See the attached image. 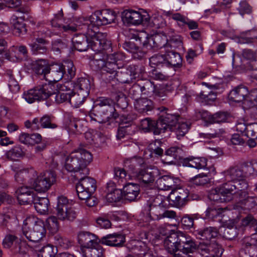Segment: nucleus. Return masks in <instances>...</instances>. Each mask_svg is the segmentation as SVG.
I'll return each mask as SVG.
<instances>
[{
    "instance_id": "412c9836",
    "label": "nucleus",
    "mask_w": 257,
    "mask_h": 257,
    "mask_svg": "<svg viewBox=\"0 0 257 257\" xmlns=\"http://www.w3.org/2000/svg\"><path fill=\"white\" fill-rule=\"evenodd\" d=\"M77 241L81 253L90 246H94L96 242H100V238L90 232L80 231L77 234Z\"/></svg>"
},
{
    "instance_id": "5fc2aeb1",
    "label": "nucleus",
    "mask_w": 257,
    "mask_h": 257,
    "mask_svg": "<svg viewBox=\"0 0 257 257\" xmlns=\"http://www.w3.org/2000/svg\"><path fill=\"white\" fill-rule=\"evenodd\" d=\"M16 19V17L12 16L10 20L14 27V33L19 36L26 34L27 31L26 24L24 22L18 21Z\"/></svg>"
},
{
    "instance_id": "3c124183",
    "label": "nucleus",
    "mask_w": 257,
    "mask_h": 257,
    "mask_svg": "<svg viewBox=\"0 0 257 257\" xmlns=\"http://www.w3.org/2000/svg\"><path fill=\"white\" fill-rule=\"evenodd\" d=\"M88 96L87 94L77 90L76 93H74L72 95L70 94L69 103L72 106L78 108L83 103Z\"/></svg>"
},
{
    "instance_id": "bb28decb",
    "label": "nucleus",
    "mask_w": 257,
    "mask_h": 257,
    "mask_svg": "<svg viewBox=\"0 0 257 257\" xmlns=\"http://www.w3.org/2000/svg\"><path fill=\"white\" fill-rule=\"evenodd\" d=\"M32 69L36 74L41 76L46 79V75L50 72V66L48 60L44 59H39L32 63Z\"/></svg>"
},
{
    "instance_id": "2f4dec72",
    "label": "nucleus",
    "mask_w": 257,
    "mask_h": 257,
    "mask_svg": "<svg viewBox=\"0 0 257 257\" xmlns=\"http://www.w3.org/2000/svg\"><path fill=\"white\" fill-rule=\"evenodd\" d=\"M49 41L43 38H37L35 41L29 44V47L33 55L46 54L48 51L47 45Z\"/></svg>"
},
{
    "instance_id": "1a4fd4ad",
    "label": "nucleus",
    "mask_w": 257,
    "mask_h": 257,
    "mask_svg": "<svg viewBox=\"0 0 257 257\" xmlns=\"http://www.w3.org/2000/svg\"><path fill=\"white\" fill-rule=\"evenodd\" d=\"M47 81L46 80L45 82H41L34 88L25 91L22 97L29 103L47 99L49 94H52L53 88Z\"/></svg>"
},
{
    "instance_id": "6e6552de",
    "label": "nucleus",
    "mask_w": 257,
    "mask_h": 257,
    "mask_svg": "<svg viewBox=\"0 0 257 257\" xmlns=\"http://www.w3.org/2000/svg\"><path fill=\"white\" fill-rule=\"evenodd\" d=\"M146 40L142 42L141 38L139 36L135 37L136 41H139V44L142 43L144 48L148 50L152 49H159L162 47H170L171 48L180 49L182 47L183 42L182 37L179 35H175L171 37L170 40L165 44H162L160 41V36L156 35L150 37H146Z\"/></svg>"
},
{
    "instance_id": "052dcab7",
    "label": "nucleus",
    "mask_w": 257,
    "mask_h": 257,
    "mask_svg": "<svg viewBox=\"0 0 257 257\" xmlns=\"http://www.w3.org/2000/svg\"><path fill=\"white\" fill-rule=\"evenodd\" d=\"M54 117L52 115L45 114L40 118V126L43 128L55 129L58 125L53 122Z\"/></svg>"
},
{
    "instance_id": "58836bf2",
    "label": "nucleus",
    "mask_w": 257,
    "mask_h": 257,
    "mask_svg": "<svg viewBox=\"0 0 257 257\" xmlns=\"http://www.w3.org/2000/svg\"><path fill=\"white\" fill-rule=\"evenodd\" d=\"M248 94L249 95V93L247 87L243 85H239L230 92L228 97L232 101L240 102Z\"/></svg>"
},
{
    "instance_id": "79ce46f5",
    "label": "nucleus",
    "mask_w": 257,
    "mask_h": 257,
    "mask_svg": "<svg viewBox=\"0 0 257 257\" xmlns=\"http://www.w3.org/2000/svg\"><path fill=\"white\" fill-rule=\"evenodd\" d=\"M92 85L90 78L88 76L79 77L74 82V87L76 89L88 95Z\"/></svg>"
},
{
    "instance_id": "e433bc0d",
    "label": "nucleus",
    "mask_w": 257,
    "mask_h": 257,
    "mask_svg": "<svg viewBox=\"0 0 257 257\" xmlns=\"http://www.w3.org/2000/svg\"><path fill=\"white\" fill-rule=\"evenodd\" d=\"M196 235L200 239L210 240L218 236L219 231L216 227L209 226L198 229L196 231Z\"/></svg>"
},
{
    "instance_id": "864d4df0",
    "label": "nucleus",
    "mask_w": 257,
    "mask_h": 257,
    "mask_svg": "<svg viewBox=\"0 0 257 257\" xmlns=\"http://www.w3.org/2000/svg\"><path fill=\"white\" fill-rule=\"evenodd\" d=\"M23 149V147L19 145L13 147L6 153L7 158L10 160L15 161L18 158L24 157L25 153Z\"/></svg>"
},
{
    "instance_id": "c756f323",
    "label": "nucleus",
    "mask_w": 257,
    "mask_h": 257,
    "mask_svg": "<svg viewBox=\"0 0 257 257\" xmlns=\"http://www.w3.org/2000/svg\"><path fill=\"white\" fill-rule=\"evenodd\" d=\"M47 84L51 85L53 88L52 89L53 92L52 94H49L48 97L52 102H55L57 104H60L67 101L69 102L70 93L58 91L55 84L52 83L50 82H47Z\"/></svg>"
},
{
    "instance_id": "de8ad7c7",
    "label": "nucleus",
    "mask_w": 257,
    "mask_h": 257,
    "mask_svg": "<svg viewBox=\"0 0 257 257\" xmlns=\"http://www.w3.org/2000/svg\"><path fill=\"white\" fill-rule=\"evenodd\" d=\"M36 211L41 214H45L48 211L49 200L46 197H36L33 201Z\"/></svg>"
},
{
    "instance_id": "6ab92c4d",
    "label": "nucleus",
    "mask_w": 257,
    "mask_h": 257,
    "mask_svg": "<svg viewBox=\"0 0 257 257\" xmlns=\"http://www.w3.org/2000/svg\"><path fill=\"white\" fill-rule=\"evenodd\" d=\"M130 115L126 116L119 115L118 119L113 120L115 122L118 123L119 126L117 129L116 138L120 140L126 135H130L134 133L135 125H133V119Z\"/></svg>"
},
{
    "instance_id": "680f3d73",
    "label": "nucleus",
    "mask_w": 257,
    "mask_h": 257,
    "mask_svg": "<svg viewBox=\"0 0 257 257\" xmlns=\"http://www.w3.org/2000/svg\"><path fill=\"white\" fill-rule=\"evenodd\" d=\"M161 142L160 140H156L154 142L150 144L149 149L151 152L152 157L154 156L156 157L163 156L164 150L161 147Z\"/></svg>"
},
{
    "instance_id": "f03ea898",
    "label": "nucleus",
    "mask_w": 257,
    "mask_h": 257,
    "mask_svg": "<svg viewBox=\"0 0 257 257\" xmlns=\"http://www.w3.org/2000/svg\"><path fill=\"white\" fill-rule=\"evenodd\" d=\"M159 109L160 113L157 119V125L160 134L169 131L175 132L178 140L183 137L188 132L190 126L181 120L178 113H172L165 107H160Z\"/></svg>"
},
{
    "instance_id": "49530a36",
    "label": "nucleus",
    "mask_w": 257,
    "mask_h": 257,
    "mask_svg": "<svg viewBox=\"0 0 257 257\" xmlns=\"http://www.w3.org/2000/svg\"><path fill=\"white\" fill-rule=\"evenodd\" d=\"M101 242H96L94 246L87 248L82 253L83 257H103L104 250L100 244Z\"/></svg>"
},
{
    "instance_id": "c85d7f7f",
    "label": "nucleus",
    "mask_w": 257,
    "mask_h": 257,
    "mask_svg": "<svg viewBox=\"0 0 257 257\" xmlns=\"http://www.w3.org/2000/svg\"><path fill=\"white\" fill-rule=\"evenodd\" d=\"M166 206V204H164V201L161 200V202L159 203L158 205L152 203L147 204L145 207L144 211L151 219L160 220L161 219L163 208Z\"/></svg>"
},
{
    "instance_id": "7c9ffc66",
    "label": "nucleus",
    "mask_w": 257,
    "mask_h": 257,
    "mask_svg": "<svg viewBox=\"0 0 257 257\" xmlns=\"http://www.w3.org/2000/svg\"><path fill=\"white\" fill-rule=\"evenodd\" d=\"M123 198L130 201H135L140 193V186L136 183H127L122 185Z\"/></svg>"
},
{
    "instance_id": "b1692460",
    "label": "nucleus",
    "mask_w": 257,
    "mask_h": 257,
    "mask_svg": "<svg viewBox=\"0 0 257 257\" xmlns=\"http://www.w3.org/2000/svg\"><path fill=\"white\" fill-rule=\"evenodd\" d=\"M125 241V236L122 233L108 234L100 238L102 244L111 247H121Z\"/></svg>"
},
{
    "instance_id": "37998d69",
    "label": "nucleus",
    "mask_w": 257,
    "mask_h": 257,
    "mask_svg": "<svg viewBox=\"0 0 257 257\" xmlns=\"http://www.w3.org/2000/svg\"><path fill=\"white\" fill-rule=\"evenodd\" d=\"M157 120H153L149 117L143 119L141 121L140 128L145 133L153 132L155 135L160 134V131L158 130Z\"/></svg>"
},
{
    "instance_id": "2eb2a0df",
    "label": "nucleus",
    "mask_w": 257,
    "mask_h": 257,
    "mask_svg": "<svg viewBox=\"0 0 257 257\" xmlns=\"http://www.w3.org/2000/svg\"><path fill=\"white\" fill-rule=\"evenodd\" d=\"M134 176L142 185H151L160 175L159 170L156 167L139 168L134 172Z\"/></svg>"
},
{
    "instance_id": "423d86ee",
    "label": "nucleus",
    "mask_w": 257,
    "mask_h": 257,
    "mask_svg": "<svg viewBox=\"0 0 257 257\" xmlns=\"http://www.w3.org/2000/svg\"><path fill=\"white\" fill-rule=\"evenodd\" d=\"M57 200V204L56 207L57 216H50L47 220L48 224L56 229H58L59 227L58 219L72 222L77 217L75 210L69 207L68 200L66 197L63 196L58 197Z\"/></svg>"
},
{
    "instance_id": "c03bdc74",
    "label": "nucleus",
    "mask_w": 257,
    "mask_h": 257,
    "mask_svg": "<svg viewBox=\"0 0 257 257\" xmlns=\"http://www.w3.org/2000/svg\"><path fill=\"white\" fill-rule=\"evenodd\" d=\"M225 179L229 182H234L240 180L244 177L242 170L237 166L231 167L224 172Z\"/></svg>"
},
{
    "instance_id": "dca6fc26",
    "label": "nucleus",
    "mask_w": 257,
    "mask_h": 257,
    "mask_svg": "<svg viewBox=\"0 0 257 257\" xmlns=\"http://www.w3.org/2000/svg\"><path fill=\"white\" fill-rule=\"evenodd\" d=\"M149 16L147 13L142 14L132 9H126L121 13L122 21L126 26H138L146 24Z\"/></svg>"
},
{
    "instance_id": "4c0bfd02",
    "label": "nucleus",
    "mask_w": 257,
    "mask_h": 257,
    "mask_svg": "<svg viewBox=\"0 0 257 257\" xmlns=\"http://www.w3.org/2000/svg\"><path fill=\"white\" fill-rule=\"evenodd\" d=\"M243 246L239 251V257H257V245L251 243L246 237L243 239Z\"/></svg>"
},
{
    "instance_id": "ea45409f",
    "label": "nucleus",
    "mask_w": 257,
    "mask_h": 257,
    "mask_svg": "<svg viewBox=\"0 0 257 257\" xmlns=\"http://www.w3.org/2000/svg\"><path fill=\"white\" fill-rule=\"evenodd\" d=\"M132 40L125 41L122 44V47L127 52L133 53L135 59L140 60L144 57L146 53L141 49L138 44H136Z\"/></svg>"
},
{
    "instance_id": "5701e85b",
    "label": "nucleus",
    "mask_w": 257,
    "mask_h": 257,
    "mask_svg": "<svg viewBox=\"0 0 257 257\" xmlns=\"http://www.w3.org/2000/svg\"><path fill=\"white\" fill-rule=\"evenodd\" d=\"M63 14L62 10H61L58 13L54 15V17L51 21V25L52 27L58 28L61 30L65 32H74L77 30V27L75 24L68 23V21H66L65 19L63 18Z\"/></svg>"
},
{
    "instance_id": "a18cd8bd",
    "label": "nucleus",
    "mask_w": 257,
    "mask_h": 257,
    "mask_svg": "<svg viewBox=\"0 0 257 257\" xmlns=\"http://www.w3.org/2000/svg\"><path fill=\"white\" fill-rule=\"evenodd\" d=\"M59 66H61L65 79L70 80L72 79L75 75L76 69L74 67L73 62L70 60H66L61 63H58Z\"/></svg>"
},
{
    "instance_id": "4d7b16f0",
    "label": "nucleus",
    "mask_w": 257,
    "mask_h": 257,
    "mask_svg": "<svg viewBox=\"0 0 257 257\" xmlns=\"http://www.w3.org/2000/svg\"><path fill=\"white\" fill-rule=\"evenodd\" d=\"M114 177L113 179L117 181V185L122 186L126 183L127 174L123 168H114L113 170Z\"/></svg>"
},
{
    "instance_id": "20e7f679",
    "label": "nucleus",
    "mask_w": 257,
    "mask_h": 257,
    "mask_svg": "<svg viewBox=\"0 0 257 257\" xmlns=\"http://www.w3.org/2000/svg\"><path fill=\"white\" fill-rule=\"evenodd\" d=\"M114 101L108 97H99L94 102L89 115L91 119L99 123L112 122L119 118Z\"/></svg>"
},
{
    "instance_id": "72a5a7b5",
    "label": "nucleus",
    "mask_w": 257,
    "mask_h": 257,
    "mask_svg": "<svg viewBox=\"0 0 257 257\" xmlns=\"http://www.w3.org/2000/svg\"><path fill=\"white\" fill-rule=\"evenodd\" d=\"M128 249L137 257H141L149 251L147 244L139 240H132L127 244Z\"/></svg>"
},
{
    "instance_id": "603ef678",
    "label": "nucleus",
    "mask_w": 257,
    "mask_h": 257,
    "mask_svg": "<svg viewBox=\"0 0 257 257\" xmlns=\"http://www.w3.org/2000/svg\"><path fill=\"white\" fill-rule=\"evenodd\" d=\"M61 68L58 63L54 64L51 66L50 73L52 78V80L49 82L55 84L56 82L61 80L63 77L65 78V75Z\"/></svg>"
},
{
    "instance_id": "0eeeda50",
    "label": "nucleus",
    "mask_w": 257,
    "mask_h": 257,
    "mask_svg": "<svg viewBox=\"0 0 257 257\" xmlns=\"http://www.w3.org/2000/svg\"><path fill=\"white\" fill-rule=\"evenodd\" d=\"M22 229L26 237L34 242L41 240L46 233L44 222L33 216L27 217L24 220Z\"/></svg>"
},
{
    "instance_id": "f3484780",
    "label": "nucleus",
    "mask_w": 257,
    "mask_h": 257,
    "mask_svg": "<svg viewBox=\"0 0 257 257\" xmlns=\"http://www.w3.org/2000/svg\"><path fill=\"white\" fill-rule=\"evenodd\" d=\"M11 169L14 173L15 180L19 184H24L27 181L31 184L33 179L37 176V172L33 168H25L18 164L12 165Z\"/></svg>"
},
{
    "instance_id": "69168bd1",
    "label": "nucleus",
    "mask_w": 257,
    "mask_h": 257,
    "mask_svg": "<svg viewBox=\"0 0 257 257\" xmlns=\"http://www.w3.org/2000/svg\"><path fill=\"white\" fill-rule=\"evenodd\" d=\"M30 11V9L28 6H22L16 10V14L12 16L16 17L18 21L24 22L28 19Z\"/></svg>"
},
{
    "instance_id": "a211bd4d",
    "label": "nucleus",
    "mask_w": 257,
    "mask_h": 257,
    "mask_svg": "<svg viewBox=\"0 0 257 257\" xmlns=\"http://www.w3.org/2000/svg\"><path fill=\"white\" fill-rule=\"evenodd\" d=\"M3 245L5 248H12L13 252L18 255V257H28L29 256L28 248L25 245L20 243V239L15 235L9 234L6 235L3 241Z\"/></svg>"
},
{
    "instance_id": "cd10ccee",
    "label": "nucleus",
    "mask_w": 257,
    "mask_h": 257,
    "mask_svg": "<svg viewBox=\"0 0 257 257\" xmlns=\"http://www.w3.org/2000/svg\"><path fill=\"white\" fill-rule=\"evenodd\" d=\"M134 105L136 110L143 114H149L155 108L153 101L146 97L134 101Z\"/></svg>"
},
{
    "instance_id": "13d9d810",
    "label": "nucleus",
    "mask_w": 257,
    "mask_h": 257,
    "mask_svg": "<svg viewBox=\"0 0 257 257\" xmlns=\"http://www.w3.org/2000/svg\"><path fill=\"white\" fill-rule=\"evenodd\" d=\"M149 62L152 67L166 66V55L155 54L150 58Z\"/></svg>"
},
{
    "instance_id": "a878e982",
    "label": "nucleus",
    "mask_w": 257,
    "mask_h": 257,
    "mask_svg": "<svg viewBox=\"0 0 257 257\" xmlns=\"http://www.w3.org/2000/svg\"><path fill=\"white\" fill-rule=\"evenodd\" d=\"M180 180L171 175H164L156 180L157 187L160 190H169L175 189L180 184Z\"/></svg>"
},
{
    "instance_id": "6e6d98bb",
    "label": "nucleus",
    "mask_w": 257,
    "mask_h": 257,
    "mask_svg": "<svg viewBox=\"0 0 257 257\" xmlns=\"http://www.w3.org/2000/svg\"><path fill=\"white\" fill-rule=\"evenodd\" d=\"M6 76L8 77V85L9 90L13 94L18 93L20 90V85L15 78L11 70H8Z\"/></svg>"
},
{
    "instance_id": "bf43d9fd",
    "label": "nucleus",
    "mask_w": 257,
    "mask_h": 257,
    "mask_svg": "<svg viewBox=\"0 0 257 257\" xmlns=\"http://www.w3.org/2000/svg\"><path fill=\"white\" fill-rule=\"evenodd\" d=\"M54 240L57 246L64 249H68L73 245V242L71 240L59 234L54 236Z\"/></svg>"
},
{
    "instance_id": "8fccbe9b",
    "label": "nucleus",
    "mask_w": 257,
    "mask_h": 257,
    "mask_svg": "<svg viewBox=\"0 0 257 257\" xmlns=\"http://www.w3.org/2000/svg\"><path fill=\"white\" fill-rule=\"evenodd\" d=\"M182 152H183L182 149L179 147H177V146L171 147L167 149L165 151V154H164V156L171 157L172 159V160H171L168 162H165V161L166 160V158H165L164 159H163V161L164 163H166L167 164H169V163L171 164V163L174 162V161L177 160L178 158H179L180 156L182 153Z\"/></svg>"
},
{
    "instance_id": "7ed1b4c3",
    "label": "nucleus",
    "mask_w": 257,
    "mask_h": 257,
    "mask_svg": "<svg viewBox=\"0 0 257 257\" xmlns=\"http://www.w3.org/2000/svg\"><path fill=\"white\" fill-rule=\"evenodd\" d=\"M248 187L247 182L243 178L234 182L224 183L212 189L208 194V198L216 203L229 202L234 198L239 197L241 192H246L245 190Z\"/></svg>"
},
{
    "instance_id": "f704fd0d",
    "label": "nucleus",
    "mask_w": 257,
    "mask_h": 257,
    "mask_svg": "<svg viewBox=\"0 0 257 257\" xmlns=\"http://www.w3.org/2000/svg\"><path fill=\"white\" fill-rule=\"evenodd\" d=\"M166 66L178 68L182 66V58L180 54L174 50H166L165 52Z\"/></svg>"
},
{
    "instance_id": "a19ab883",
    "label": "nucleus",
    "mask_w": 257,
    "mask_h": 257,
    "mask_svg": "<svg viewBox=\"0 0 257 257\" xmlns=\"http://www.w3.org/2000/svg\"><path fill=\"white\" fill-rule=\"evenodd\" d=\"M236 201L243 208L250 210L257 205V197L249 196L247 192H241Z\"/></svg>"
},
{
    "instance_id": "ddd939ff",
    "label": "nucleus",
    "mask_w": 257,
    "mask_h": 257,
    "mask_svg": "<svg viewBox=\"0 0 257 257\" xmlns=\"http://www.w3.org/2000/svg\"><path fill=\"white\" fill-rule=\"evenodd\" d=\"M112 51V49L111 50ZM111 52H107V51H102L100 52L104 53L107 55V60L105 62L102 59L95 60L94 63L98 65V68L101 69V72L103 73H110L117 72V70L120 68L118 65V61L122 60L124 59V56L122 54L119 52H115L113 54H109Z\"/></svg>"
},
{
    "instance_id": "338daca9",
    "label": "nucleus",
    "mask_w": 257,
    "mask_h": 257,
    "mask_svg": "<svg viewBox=\"0 0 257 257\" xmlns=\"http://www.w3.org/2000/svg\"><path fill=\"white\" fill-rule=\"evenodd\" d=\"M57 251V248L51 244H48L44 246L40 250L39 256L55 257Z\"/></svg>"
},
{
    "instance_id": "774afa93",
    "label": "nucleus",
    "mask_w": 257,
    "mask_h": 257,
    "mask_svg": "<svg viewBox=\"0 0 257 257\" xmlns=\"http://www.w3.org/2000/svg\"><path fill=\"white\" fill-rule=\"evenodd\" d=\"M210 176L206 174H200L192 178V183L197 186H203L210 182Z\"/></svg>"
},
{
    "instance_id": "9b49d317",
    "label": "nucleus",
    "mask_w": 257,
    "mask_h": 257,
    "mask_svg": "<svg viewBox=\"0 0 257 257\" xmlns=\"http://www.w3.org/2000/svg\"><path fill=\"white\" fill-rule=\"evenodd\" d=\"M116 13L110 9H102L94 12L89 16L88 21L90 28H99V27L115 22Z\"/></svg>"
},
{
    "instance_id": "f257e3e1",
    "label": "nucleus",
    "mask_w": 257,
    "mask_h": 257,
    "mask_svg": "<svg viewBox=\"0 0 257 257\" xmlns=\"http://www.w3.org/2000/svg\"><path fill=\"white\" fill-rule=\"evenodd\" d=\"M86 27L87 30L85 34H76L72 39L75 49L79 52H84L90 47L96 53L104 50L111 51V43L108 39L107 33L95 32L90 28V26Z\"/></svg>"
},
{
    "instance_id": "09e8293b",
    "label": "nucleus",
    "mask_w": 257,
    "mask_h": 257,
    "mask_svg": "<svg viewBox=\"0 0 257 257\" xmlns=\"http://www.w3.org/2000/svg\"><path fill=\"white\" fill-rule=\"evenodd\" d=\"M143 95L151 97L155 93L156 86L154 83L149 79L141 80L138 81Z\"/></svg>"
},
{
    "instance_id": "f8f14e48",
    "label": "nucleus",
    "mask_w": 257,
    "mask_h": 257,
    "mask_svg": "<svg viewBox=\"0 0 257 257\" xmlns=\"http://www.w3.org/2000/svg\"><path fill=\"white\" fill-rule=\"evenodd\" d=\"M78 182L75 186L76 191L79 199L87 198L93 195L96 189V181L87 175H76Z\"/></svg>"
},
{
    "instance_id": "4468645a",
    "label": "nucleus",
    "mask_w": 257,
    "mask_h": 257,
    "mask_svg": "<svg viewBox=\"0 0 257 257\" xmlns=\"http://www.w3.org/2000/svg\"><path fill=\"white\" fill-rule=\"evenodd\" d=\"M33 179L31 185L37 192L45 193L56 182V175L54 171H47Z\"/></svg>"
},
{
    "instance_id": "473e14b6",
    "label": "nucleus",
    "mask_w": 257,
    "mask_h": 257,
    "mask_svg": "<svg viewBox=\"0 0 257 257\" xmlns=\"http://www.w3.org/2000/svg\"><path fill=\"white\" fill-rule=\"evenodd\" d=\"M182 166L196 169H204L207 166V160L203 157H189L181 161Z\"/></svg>"
},
{
    "instance_id": "393cba45",
    "label": "nucleus",
    "mask_w": 257,
    "mask_h": 257,
    "mask_svg": "<svg viewBox=\"0 0 257 257\" xmlns=\"http://www.w3.org/2000/svg\"><path fill=\"white\" fill-rule=\"evenodd\" d=\"M105 192L106 199L110 203L118 202L123 198L122 189L117 188L115 183L112 181L107 183Z\"/></svg>"
},
{
    "instance_id": "0e129e2a",
    "label": "nucleus",
    "mask_w": 257,
    "mask_h": 257,
    "mask_svg": "<svg viewBox=\"0 0 257 257\" xmlns=\"http://www.w3.org/2000/svg\"><path fill=\"white\" fill-rule=\"evenodd\" d=\"M223 210L222 208H215L208 207L205 212V217L208 219L214 220L217 217H222Z\"/></svg>"
},
{
    "instance_id": "aec40b11",
    "label": "nucleus",
    "mask_w": 257,
    "mask_h": 257,
    "mask_svg": "<svg viewBox=\"0 0 257 257\" xmlns=\"http://www.w3.org/2000/svg\"><path fill=\"white\" fill-rule=\"evenodd\" d=\"M184 233L180 231L172 230L170 234L167 236L164 241L165 249L175 257V254L178 251L181 242L180 239L183 238Z\"/></svg>"
},
{
    "instance_id": "e2e57ef3",
    "label": "nucleus",
    "mask_w": 257,
    "mask_h": 257,
    "mask_svg": "<svg viewBox=\"0 0 257 257\" xmlns=\"http://www.w3.org/2000/svg\"><path fill=\"white\" fill-rule=\"evenodd\" d=\"M165 22L164 19L161 16L154 17L147 20L146 24H144V25H147L155 29H157L163 27L165 26Z\"/></svg>"
},
{
    "instance_id": "4be33fe9",
    "label": "nucleus",
    "mask_w": 257,
    "mask_h": 257,
    "mask_svg": "<svg viewBox=\"0 0 257 257\" xmlns=\"http://www.w3.org/2000/svg\"><path fill=\"white\" fill-rule=\"evenodd\" d=\"M181 244L175 257H192L190 253L194 252L197 249V244L190 237L184 234L183 238L180 239Z\"/></svg>"
},
{
    "instance_id": "c9c22d12",
    "label": "nucleus",
    "mask_w": 257,
    "mask_h": 257,
    "mask_svg": "<svg viewBox=\"0 0 257 257\" xmlns=\"http://www.w3.org/2000/svg\"><path fill=\"white\" fill-rule=\"evenodd\" d=\"M188 195L184 191L182 193L177 192H171L168 198L171 204L177 208H181L185 206L188 201Z\"/></svg>"
},
{
    "instance_id": "9d476101",
    "label": "nucleus",
    "mask_w": 257,
    "mask_h": 257,
    "mask_svg": "<svg viewBox=\"0 0 257 257\" xmlns=\"http://www.w3.org/2000/svg\"><path fill=\"white\" fill-rule=\"evenodd\" d=\"M145 68L140 65L130 64L117 72L116 81L121 83H130L142 77Z\"/></svg>"
},
{
    "instance_id": "39448f33",
    "label": "nucleus",
    "mask_w": 257,
    "mask_h": 257,
    "mask_svg": "<svg viewBox=\"0 0 257 257\" xmlns=\"http://www.w3.org/2000/svg\"><path fill=\"white\" fill-rule=\"evenodd\" d=\"M92 160L91 154L85 149H78L72 152L65 161L64 167L70 172H74L76 175H88L89 169L87 165Z\"/></svg>"
}]
</instances>
